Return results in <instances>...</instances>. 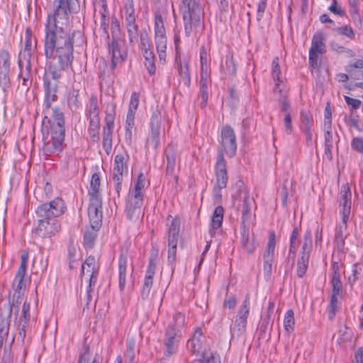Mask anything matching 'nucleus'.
I'll return each instance as SVG.
<instances>
[{
  "instance_id": "nucleus-1",
  "label": "nucleus",
  "mask_w": 363,
  "mask_h": 363,
  "mask_svg": "<svg viewBox=\"0 0 363 363\" xmlns=\"http://www.w3.org/2000/svg\"><path fill=\"white\" fill-rule=\"evenodd\" d=\"M79 10L77 0H55L53 14L48 15L45 26V54L50 59L46 76L55 80L72 70L75 39L83 41L79 31L72 33L67 27L74 13Z\"/></svg>"
},
{
  "instance_id": "nucleus-2",
  "label": "nucleus",
  "mask_w": 363,
  "mask_h": 363,
  "mask_svg": "<svg viewBox=\"0 0 363 363\" xmlns=\"http://www.w3.org/2000/svg\"><path fill=\"white\" fill-rule=\"evenodd\" d=\"M66 211L65 202L60 198H56L50 203L39 206L36 211L38 225L34 229L35 233L40 238H51L60 230V224L57 217Z\"/></svg>"
},
{
  "instance_id": "nucleus-3",
  "label": "nucleus",
  "mask_w": 363,
  "mask_h": 363,
  "mask_svg": "<svg viewBox=\"0 0 363 363\" xmlns=\"http://www.w3.org/2000/svg\"><path fill=\"white\" fill-rule=\"evenodd\" d=\"M65 121L62 113L58 109H52L50 117L43 120V152L48 156L58 155L63 148L65 140Z\"/></svg>"
},
{
  "instance_id": "nucleus-4",
  "label": "nucleus",
  "mask_w": 363,
  "mask_h": 363,
  "mask_svg": "<svg viewBox=\"0 0 363 363\" xmlns=\"http://www.w3.org/2000/svg\"><path fill=\"white\" fill-rule=\"evenodd\" d=\"M180 12L186 37L195 36L204 28V12L200 0H181Z\"/></svg>"
},
{
  "instance_id": "nucleus-5",
  "label": "nucleus",
  "mask_w": 363,
  "mask_h": 363,
  "mask_svg": "<svg viewBox=\"0 0 363 363\" xmlns=\"http://www.w3.org/2000/svg\"><path fill=\"white\" fill-rule=\"evenodd\" d=\"M125 26L129 43L135 45L138 41L139 26L136 23L135 4L133 0H126L124 4Z\"/></svg>"
},
{
  "instance_id": "nucleus-6",
  "label": "nucleus",
  "mask_w": 363,
  "mask_h": 363,
  "mask_svg": "<svg viewBox=\"0 0 363 363\" xmlns=\"http://www.w3.org/2000/svg\"><path fill=\"white\" fill-rule=\"evenodd\" d=\"M100 177L99 173L92 174V208L94 215L92 216V230H98L102 225L103 211L101 197L99 194Z\"/></svg>"
},
{
  "instance_id": "nucleus-7",
  "label": "nucleus",
  "mask_w": 363,
  "mask_h": 363,
  "mask_svg": "<svg viewBox=\"0 0 363 363\" xmlns=\"http://www.w3.org/2000/svg\"><path fill=\"white\" fill-rule=\"evenodd\" d=\"M180 229V220L175 218L172 220L168 231V256L167 262L172 272L175 268L177 242Z\"/></svg>"
},
{
  "instance_id": "nucleus-8",
  "label": "nucleus",
  "mask_w": 363,
  "mask_h": 363,
  "mask_svg": "<svg viewBox=\"0 0 363 363\" xmlns=\"http://www.w3.org/2000/svg\"><path fill=\"white\" fill-rule=\"evenodd\" d=\"M186 318L185 315L180 312L173 315L172 321L168 325L165 337L167 340H179L184 337L186 333Z\"/></svg>"
},
{
  "instance_id": "nucleus-9",
  "label": "nucleus",
  "mask_w": 363,
  "mask_h": 363,
  "mask_svg": "<svg viewBox=\"0 0 363 363\" xmlns=\"http://www.w3.org/2000/svg\"><path fill=\"white\" fill-rule=\"evenodd\" d=\"M220 148L230 158L233 157L237 152V140L233 128L229 125H224L220 132Z\"/></svg>"
},
{
  "instance_id": "nucleus-10",
  "label": "nucleus",
  "mask_w": 363,
  "mask_h": 363,
  "mask_svg": "<svg viewBox=\"0 0 363 363\" xmlns=\"http://www.w3.org/2000/svg\"><path fill=\"white\" fill-rule=\"evenodd\" d=\"M191 349L200 363H220L219 354L206 350L203 342H191Z\"/></svg>"
},
{
  "instance_id": "nucleus-11",
  "label": "nucleus",
  "mask_w": 363,
  "mask_h": 363,
  "mask_svg": "<svg viewBox=\"0 0 363 363\" xmlns=\"http://www.w3.org/2000/svg\"><path fill=\"white\" fill-rule=\"evenodd\" d=\"M215 174L216 177V184L215 188H218V190L225 189L227 185L228 177L226 169V162L225 161L222 150L217 155L215 165Z\"/></svg>"
},
{
  "instance_id": "nucleus-12",
  "label": "nucleus",
  "mask_w": 363,
  "mask_h": 363,
  "mask_svg": "<svg viewBox=\"0 0 363 363\" xmlns=\"http://www.w3.org/2000/svg\"><path fill=\"white\" fill-rule=\"evenodd\" d=\"M157 257V252H156L154 255L152 254L149 259V264L147 266L143 286L141 291V296L143 299H147L150 296V290L153 284V277L155 274Z\"/></svg>"
},
{
  "instance_id": "nucleus-13",
  "label": "nucleus",
  "mask_w": 363,
  "mask_h": 363,
  "mask_svg": "<svg viewBox=\"0 0 363 363\" xmlns=\"http://www.w3.org/2000/svg\"><path fill=\"white\" fill-rule=\"evenodd\" d=\"M125 41L122 38H111V43H108V51L111 54L112 67L114 68L120 61H124L126 58V52L123 49Z\"/></svg>"
},
{
  "instance_id": "nucleus-14",
  "label": "nucleus",
  "mask_w": 363,
  "mask_h": 363,
  "mask_svg": "<svg viewBox=\"0 0 363 363\" xmlns=\"http://www.w3.org/2000/svg\"><path fill=\"white\" fill-rule=\"evenodd\" d=\"M144 198L128 194L125 201V215L129 220H137L140 213Z\"/></svg>"
},
{
  "instance_id": "nucleus-15",
  "label": "nucleus",
  "mask_w": 363,
  "mask_h": 363,
  "mask_svg": "<svg viewBox=\"0 0 363 363\" xmlns=\"http://www.w3.org/2000/svg\"><path fill=\"white\" fill-rule=\"evenodd\" d=\"M276 246L275 233L272 232L269 234V240L267 242V247L263 255L264 259V273L267 277H270L272 270V263L274 261V254Z\"/></svg>"
},
{
  "instance_id": "nucleus-16",
  "label": "nucleus",
  "mask_w": 363,
  "mask_h": 363,
  "mask_svg": "<svg viewBox=\"0 0 363 363\" xmlns=\"http://www.w3.org/2000/svg\"><path fill=\"white\" fill-rule=\"evenodd\" d=\"M351 197L352 194L348 184L342 185L340 192L339 202L340 206L342 207L340 213L342 214V223H345L347 222L350 214Z\"/></svg>"
},
{
  "instance_id": "nucleus-17",
  "label": "nucleus",
  "mask_w": 363,
  "mask_h": 363,
  "mask_svg": "<svg viewBox=\"0 0 363 363\" xmlns=\"http://www.w3.org/2000/svg\"><path fill=\"white\" fill-rule=\"evenodd\" d=\"M175 62L179 77V88L184 90L188 89L191 85L189 62L186 60H183L181 57H175Z\"/></svg>"
},
{
  "instance_id": "nucleus-18",
  "label": "nucleus",
  "mask_w": 363,
  "mask_h": 363,
  "mask_svg": "<svg viewBox=\"0 0 363 363\" xmlns=\"http://www.w3.org/2000/svg\"><path fill=\"white\" fill-rule=\"evenodd\" d=\"M10 55L7 51L0 52V85L6 90L10 84Z\"/></svg>"
},
{
  "instance_id": "nucleus-19",
  "label": "nucleus",
  "mask_w": 363,
  "mask_h": 363,
  "mask_svg": "<svg viewBox=\"0 0 363 363\" xmlns=\"http://www.w3.org/2000/svg\"><path fill=\"white\" fill-rule=\"evenodd\" d=\"M324 35L320 31H317L312 39L311 47L309 50V61H316L318 55L323 53L325 44L323 43Z\"/></svg>"
},
{
  "instance_id": "nucleus-20",
  "label": "nucleus",
  "mask_w": 363,
  "mask_h": 363,
  "mask_svg": "<svg viewBox=\"0 0 363 363\" xmlns=\"http://www.w3.org/2000/svg\"><path fill=\"white\" fill-rule=\"evenodd\" d=\"M150 141L153 147L157 149L160 145V135L161 128V116L158 111L153 112L150 120Z\"/></svg>"
},
{
  "instance_id": "nucleus-21",
  "label": "nucleus",
  "mask_w": 363,
  "mask_h": 363,
  "mask_svg": "<svg viewBox=\"0 0 363 363\" xmlns=\"http://www.w3.org/2000/svg\"><path fill=\"white\" fill-rule=\"evenodd\" d=\"M95 6L98 5L101 7L99 10L100 18V30L104 34V38L106 41H108L110 38L108 28L109 26V13L106 3V0H99L98 3L94 4Z\"/></svg>"
},
{
  "instance_id": "nucleus-22",
  "label": "nucleus",
  "mask_w": 363,
  "mask_h": 363,
  "mask_svg": "<svg viewBox=\"0 0 363 363\" xmlns=\"http://www.w3.org/2000/svg\"><path fill=\"white\" fill-rule=\"evenodd\" d=\"M13 286L15 288V293L13 295V300L12 302L11 310L18 312L21 304L23 301L22 290L25 289L26 284L24 279H14Z\"/></svg>"
},
{
  "instance_id": "nucleus-23",
  "label": "nucleus",
  "mask_w": 363,
  "mask_h": 363,
  "mask_svg": "<svg viewBox=\"0 0 363 363\" xmlns=\"http://www.w3.org/2000/svg\"><path fill=\"white\" fill-rule=\"evenodd\" d=\"M254 203V199L250 197L249 192L245 193L241 206V225H250L251 221V208Z\"/></svg>"
},
{
  "instance_id": "nucleus-24",
  "label": "nucleus",
  "mask_w": 363,
  "mask_h": 363,
  "mask_svg": "<svg viewBox=\"0 0 363 363\" xmlns=\"http://www.w3.org/2000/svg\"><path fill=\"white\" fill-rule=\"evenodd\" d=\"M127 265V255L121 252L118 259V286L121 292H123L125 287Z\"/></svg>"
},
{
  "instance_id": "nucleus-25",
  "label": "nucleus",
  "mask_w": 363,
  "mask_h": 363,
  "mask_svg": "<svg viewBox=\"0 0 363 363\" xmlns=\"http://www.w3.org/2000/svg\"><path fill=\"white\" fill-rule=\"evenodd\" d=\"M107 127L104 129L103 147L108 155L112 149V131L113 127V118L109 116L106 118Z\"/></svg>"
},
{
  "instance_id": "nucleus-26",
  "label": "nucleus",
  "mask_w": 363,
  "mask_h": 363,
  "mask_svg": "<svg viewBox=\"0 0 363 363\" xmlns=\"http://www.w3.org/2000/svg\"><path fill=\"white\" fill-rule=\"evenodd\" d=\"M223 213L224 209L221 206H218L214 209L209 229V233L211 237H213L216 234V230L222 226Z\"/></svg>"
},
{
  "instance_id": "nucleus-27",
  "label": "nucleus",
  "mask_w": 363,
  "mask_h": 363,
  "mask_svg": "<svg viewBox=\"0 0 363 363\" xmlns=\"http://www.w3.org/2000/svg\"><path fill=\"white\" fill-rule=\"evenodd\" d=\"M129 155L127 153H118L115 156L113 172L127 174Z\"/></svg>"
},
{
  "instance_id": "nucleus-28",
  "label": "nucleus",
  "mask_w": 363,
  "mask_h": 363,
  "mask_svg": "<svg viewBox=\"0 0 363 363\" xmlns=\"http://www.w3.org/2000/svg\"><path fill=\"white\" fill-rule=\"evenodd\" d=\"M164 153L167 158L166 174L172 175L175 167L177 150L172 144H169L167 147Z\"/></svg>"
},
{
  "instance_id": "nucleus-29",
  "label": "nucleus",
  "mask_w": 363,
  "mask_h": 363,
  "mask_svg": "<svg viewBox=\"0 0 363 363\" xmlns=\"http://www.w3.org/2000/svg\"><path fill=\"white\" fill-rule=\"evenodd\" d=\"M242 247L246 250L248 254H252L255 249V245L250 239L249 225H241V240Z\"/></svg>"
},
{
  "instance_id": "nucleus-30",
  "label": "nucleus",
  "mask_w": 363,
  "mask_h": 363,
  "mask_svg": "<svg viewBox=\"0 0 363 363\" xmlns=\"http://www.w3.org/2000/svg\"><path fill=\"white\" fill-rule=\"evenodd\" d=\"M166 18L164 11H157L155 15L154 30L155 35H166L164 21Z\"/></svg>"
},
{
  "instance_id": "nucleus-31",
  "label": "nucleus",
  "mask_w": 363,
  "mask_h": 363,
  "mask_svg": "<svg viewBox=\"0 0 363 363\" xmlns=\"http://www.w3.org/2000/svg\"><path fill=\"white\" fill-rule=\"evenodd\" d=\"M347 228V223L343 224L335 230V242L336 244L337 251L342 252L344 251V247H345V240L346 238V235L344 233V231Z\"/></svg>"
},
{
  "instance_id": "nucleus-32",
  "label": "nucleus",
  "mask_w": 363,
  "mask_h": 363,
  "mask_svg": "<svg viewBox=\"0 0 363 363\" xmlns=\"http://www.w3.org/2000/svg\"><path fill=\"white\" fill-rule=\"evenodd\" d=\"M135 129V118L130 116H126L125 125V141L127 145L132 146L133 130Z\"/></svg>"
},
{
  "instance_id": "nucleus-33",
  "label": "nucleus",
  "mask_w": 363,
  "mask_h": 363,
  "mask_svg": "<svg viewBox=\"0 0 363 363\" xmlns=\"http://www.w3.org/2000/svg\"><path fill=\"white\" fill-rule=\"evenodd\" d=\"M157 51L160 60L166 57L167 37L166 35H155Z\"/></svg>"
},
{
  "instance_id": "nucleus-34",
  "label": "nucleus",
  "mask_w": 363,
  "mask_h": 363,
  "mask_svg": "<svg viewBox=\"0 0 363 363\" xmlns=\"http://www.w3.org/2000/svg\"><path fill=\"white\" fill-rule=\"evenodd\" d=\"M23 304L21 306V312L19 314V322L20 325L25 328L28 325L30 315V303L26 301H22Z\"/></svg>"
},
{
  "instance_id": "nucleus-35",
  "label": "nucleus",
  "mask_w": 363,
  "mask_h": 363,
  "mask_svg": "<svg viewBox=\"0 0 363 363\" xmlns=\"http://www.w3.org/2000/svg\"><path fill=\"white\" fill-rule=\"evenodd\" d=\"M143 57L145 58V65L147 69L148 73L150 75H153L155 73V57L152 51L143 52Z\"/></svg>"
},
{
  "instance_id": "nucleus-36",
  "label": "nucleus",
  "mask_w": 363,
  "mask_h": 363,
  "mask_svg": "<svg viewBox=\"0 0 363 363\" xmlns=\"http://www.w3.org/2000/svg\"><path fill=\"white\" fill-rule=\"evenodd\" d=\"M145 177L141 172L138 177L137 182L135 184L134 189L130 194L144 198V192L143 191V189L145 188Z\"/></svg>"
},
{
  "instance_id": "nucleus-37",
  "label": "nucleus",
  "mask_w": 363,
  "mask_h": 363,
  "mask_svg": "<svg viewBox=\"0 0 363 363\" xmlns=\"http://www.w3.org/2000/svg\"><path fill=\"white\" fill-rule=\"evenodd\" d=\"M309 258L303 256L298 257L296 269V274L298 277L302 278L306 274L308 267Z\"/></svg>"
},
{
  "instance_id": "nucleus-38",
  "label": "nucleus",
  "mask_w": 363,
  "mask_h": 363,
  "mask_svg": "<svg viewBox=\"0 0 363 363\" xmlns=\"http://www.w3.org/2000/svg\"><path fill=\"white\" fill-rule=\"evenodd\" d=\"M250 296L247 294L244 301H242L241 306L239 308L237 317H240V318H244L245 320H247V318L250 314Z\"/></svg>"
},
{
  "instance_id": "nucleus-39",
  "label": "nucleus",
  "mask_w": 363,
  "mask_h": 363,
  "mask_svg": "<svg viewBox=\"0 0 363 363\" xmlns=\"http://www.w3.org/2000/svg\"><path fill=\"white\" fill-rule=\"evenodd\" d=\"M139 104V95L136 92H133L130 96V101L127 113V116L135 118V112Z\"/></svg>"
},
{
  "instance_id": "nucleus-40",
  "label": "nucleus",
  "mask_w": 363,
  "mask_h": 363,
  "mask_svg": "<svg viewBox=\"0 0 363 363\" xmlns=\"http://www.w3.org/2000/svg\"><path fill=\"white\" fill-rule=\"evenodd\" d=\"M28 262V255L27 253H23L21 257V265L18 269V272L16 274L15 278L16 279H24V277L26 273L27 266Z\"/></svg>"
},
{
  "instance_id": "nucleus-41",
  "label": "nucleus",
  "mask_w": 363,
  "mask_h": 363,
  "mask_svg": "<svg viewBox=\"0 0 363 363\" xmlns=\"http://www.w3.org/2000/svg\"><path fill=\"white\" fill-rule=\"evenodd\" d=\"M294 315V313L291 309L288 310L284 315V327L288 333H290L294 330L295 323Z\"/></svg>"
},
{
  "instance_id": "nucleus-42",
  "label": "nucleus",
  "mask_w": 363,
  "mask_h": 363,
  "mask_svg": "<svg viewBox=\"0 0 363 363\" xmlns=\"http://www.w3.org/2000/svg\"><path fill=\"white\" fill-rule=\"evenodd\" d=\"M111 31L112 38H121V28L120 23L116 16H111Z\"/></svg>"
},
{
  "instance_id": "nucleus-43",
  "label": "nucleus",
  "mask_w": 363,
  "mask_h": 363,
  "mask_svg": "<svg viewBox=\"0 0 363 363\" xmlns=\"http://www.w3.org/2000/svg\"><path fill=\"white\" fill-rule=\"evenodd\" d=\"M45 103L48 107H49L51 103L55 101V86L56 84L53 86V87L50 86V83L45 81Z\"/></svg>"
},
{
  "instance_id": "nucleus-44",
  "label": "nucleus",
  "mask_w": 363,
  "mask_h": 363,
  "mask_svg": "<svg viewBox=\"0 0 363 363\" xmlns=\"http://www.w3.org/2000/svg\"><path fill=\"white\" fill-rule=\"evenodd\" d=\"M272 74L274 80L277 82V86L279 85V82H281V69L279 65V57H276L274 58L272 63Z\"/></svg>"
},
{
  "instance_id": "nucleus-45",
  "label": "nucleus",
  "mask_w": 363,
  "mask_h": 363,
  "mask_svg": "<svg viewBox=\"0 0 363 363\" xmlns=\"http://www.w3.org/2000/svg\"><path fill=\"white\" fill-rule=\"evenodd\" d=\"M334 30H335L338 35L345 36L350 40H353L355 36L353 29L346 25L342 27L334 28Z\"/></svg>"
},
{
  "instance_id": "nucleus-46",
  "label": "nucleus",
  "mask_w": 363,
  "mask_h": 363,
  "mask_svg": "<svg viewBox=\"0 0 363 363\" xmlns=\"http://www.w3.org/2000/svg\"><path fill=\"white\" fill-rule=\"evenodd\" d=\"M271 320H268L267 318H264L262 324L259 328V337L258 340L261 339H267V340H269L270 338L269 333H267L268 329H269V325L270 323Z\"/></svg>"
},
{
  "instance_id": "nucleus-47",
  "label": "nucleus",
  "mask_w": 363,
  "mask_h": 363,
  "mask_svg": "<svg viewBox=\"0 0 363 363\" xmlns=\"http://www.w3.org/2000/svg\"><path fill=\"white\" fill-rule=\"evenodd\" d=\"M301 121L303 130L311 128L313 123V117L311 114L310 113H307L305 111L301 112Z\"/></svg>"
},
{
  "instance_id": "nucleus-48",
  "label": "nucleus",
  "mask_w": 363,
  "mask_h": 363,
  "mask_svg": "<svg viewBox=\"0 0 363 363\" xmlns=\"http://www.w3.org/2000/svg\"><path fill=\"white\" fill-rule=\"evenodd\" d=\"M32 38L30 29H26L25 33V48L23 52L24 55L30 56L32 48Z\"/></svg>"
},
{
  "instance_id": "nucleus-49",
  "label": "nucleus",
  "mask_w": 363,
  "mask_h": 363,
  "mask_svg": "<svg viewBox=\"0 0 363 363\" xmlns=\"http://www.w3.org/2000/svg\"><path fill=\"white\" fill-rule=\"evenodd\" d=\"M246 330V327H240L238 325H233L231 328V338L232 339H239L242 338V335L245 334Z\"/></svg>"
},
{
  "instance_id": "nucleus-50",
  "label": "nucleus",
  "mask_w": 363,
  "mask_h": 363,
  "mask_svg": "<svg viewBox=\"0 0 363 363\" xmlns=\"http://www.w3.org/2000/svg\"><path fill=\"white\" fill-rule=\"evenodd\" d=\"M138 38H140V49L143 50V52L146 51H152L150 49V44L149 42V38H147V35H144L139 32Z\"/></svg>"
},
{
  "instance_id": "nucleus-51",
  "label": "nucleus",
  "mask_w": 363,
  "mask_h": 363,
  "mask_svg": "<svg viewBox=\"0 0 363 363\" xmlns=\"http://www.w3.org/2000/svg\"><path fill=\"white\" fill-rule=\"evenodd\" d=\"M332 268V279L330 282H336L341 281H340V266L338 262H333L331 265Z\"/></svg>"
},
{
  "instance_id": "nucleus-52",
  "label": "nucleus",
  "mask_w": 363,
  "mask_h": 363,
  "mask_svg": "<svg viewBox=\"0 0 363 363\" xmlns=\"http://www.w3.org/2000/svg\"><path fill=\"white\" fill-rule=\"evenodd\" d=\"M351 146L353 150L363 155V138H354L351 142Z\"/></svg>"
},
{
  "instance_id": "nucleus-53",
  "label": "nucleus",
  "mask_w": 363,
  "mask_h": 363,
  "mask_svg": "<svg viewBox=\"0 0 363 363\" xmlns=\"http://www.w3.org/2000/svg\"><path fill=\"white\" fill-rule=\"evenodd\" d=\"M337 296L331 295L330 301V311H329V319L332 320L335 314L337 308Z\"/></svg>"
},
{
  "instance_id": "nucleus-54",
  "label": "nucleus",
  "mask_w": 363,
  "mask_h": 363,
  "mask_svg": "<svg viewBox=\"0 0 363 363\" xmlns=\"http://www.w3.org/2000/svg\"><path fill=\"white\" fill-rule=\"evenodd\" d=\"M9 330V325L6 320H1L0 322V340H6L8 337V333Z\"/></svg>"
},
{
  "instance_id": "nucleus-55",
  "label": "nucleus",
  "mask_w": 363,
  "mask_h": 363,
  "mask_svg": "<svg viewBox=\"0 0 363 363\" xmlns=\"http://www.w3.org/2000/svg\"><path fill=\"white\" fill-rule=\"evenodd\" d=\"M284 131L286 134L291 135L293 131V127L291 123V116L290 113H287L284 118Z\"/></svg>"
},
{
  "instance_id": "nucleus-56",
  "label": "nucleus",
  "mask_w": 363,
  "mask_h": 363,
  "mask_svg": "<svg viewBox=\"0 0 363 363\" xmlns=\"http://www.w3.org/2000/svg\"><path fill=\"white\" fill-rule=\"evenodd\" d=\"M267 0H259L257 4V20L260 21L267 8Z\"/></svg>"
},
{
  "instance_id": "nucleus-57",
  "label": "nucleus",
  "mask_w": 363,
  "mask_h": 363,
  "mask_svg": "<svg viewBox=\"0 0 363 363\" xmlns=\"http://www.w3.org/2000/svg\"><path fill=\"white\" fill-rule=\"evenodd\" d=\"M345 100L347 104L350 106L352 111L358 109L362 104V101L359 99H353L350 96H345Z\"/></svg>"
},
{
  "instance_id": "nucleus-58",
  "label": "nucleus",
  "mask_w": 363,
  "mask_h": 363,
  "mask_svg": "<svg viewBox=\"0 0 363 363\" xmlns=\"http://www.w3.org/2000/svg\"><path fill=\"white\" fill-rule=\"evenodd\" d=\"M226 69L229 74L235 75L236 73V65L233 56L228 57L225 61Z\"/></svg>"
},
{
  "instance_id": "nucleus-59",
  "label": "nucleus",
  "mask_w": 363,
  "mask_h": 363,
  "mask_svg": "<svg viewBox=\"0 0 363 363\" xmlns=\"http://www.w3.org/2000/svg\"><path fill=\"white\" fill-rule=\"evenodd\" d=\"M324 125L325 126H331L332 125V112L329 106V103H328L324 111Z\"/></svg>"
},
{
  "instance_id": "nucleus-60",
  "label": "nucleus",
  "mask_w": 363,
  "mask_h": 363,
  "mask_svg": "<svg viewBox=\"0 0 363 363\" xmlns=\"http://www.w3.org/2000/svg\"><path fill=\"white\" fill-rule=\"evenodd\" d=\"M312 243L303 241L299 256L310 257Z\"/></svg>"
},
{
  "instance_id": "nucleus-61",
  "label": "nucleus",
  "mask_w": 363,
  "mask_h": 363,
  "mask_svg": "<svg viewBox=\"0 0 363 363\" xmlns=\"http://www.w3.org/2000/svg\"><path fill=\"white\" fill-rule=\"evenodd\" d=\"M235 188L237 189V191L239 194V196L240 199H243V197L245 196V193L249 192L246 189V186L245 185V183L242 180H238L235 184Z\"/></svg>"
},
{
  "instance_id": "nucleus-62",
  "label": "nucleus",
  "mask_w": 363,
  "mask_h": 363,
  "mask_svg": "<svg viewBox=\"0 0 363 363\" xmlns=\"http://www.w3.org/2000/svg\"><path fill=\"white\" fill-rule=\"evenodd\" d=\"M332 286V295L339 296L342 291V284L341 281L330 282Z\"/></svg>"
},
{
  "instance_id": "nucleus-63",
  "label": "nucleus",
  "mask_w": 363,
  "mask_h": 363,
  "mask_svg": "<svg viewBox=\"0 0 363 363\" xmlns=\"http://www.w3.org/2000/svg\"><path fill=\"white\" fill-rule=\"evenodd\" d=\"M328 10L332 13L342 16L345 14V11L341 8L337 7V0H333L332 4L329 6Z\"/></svg>"
},
{
  "instance_id": "nucleus-64",
  "label": "nucleus",
  "mask_w": 363,
  "mask_h": 363,
  "mask_svg": "<svg viewBox=\"0 0 363 363\" xmlns=\"http://www.w3.org/2000/svg\"><path fill=\"white\" fill-rule=\"evenodd\" d=\"M199 96L201 97V107L205 108L207 104V101H208V88H202V89L200 88L199 89Z\"/></svg>"
}]
</instances>
